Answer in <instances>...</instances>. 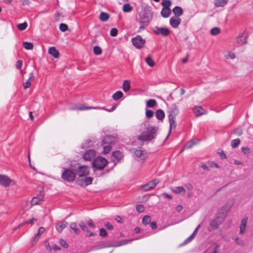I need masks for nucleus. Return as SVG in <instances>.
Listing matches in <instances>:
<instances>
[{"label": "nucleus", "mask_w": 253, "mask_h": 253, "mask_svg": "<svg viewBox=\"0 0 253 253\" xmlns=\"http://www.w3.org/2000/svg\"><path fill=\"white\" fill-rule=\"evenodd\" d=\"M140 127L142 132L138 137L139 140L150 141L156 138L159 130L158 127L150 125L148 122L141 124Z\"/></svg>", "instance_id": "nucleus-1"}, {"label": "nucleus", "mask_w": 253, "mask_h": 253, "mask_svg": "<svg viewBox=\"0 0 253 253\" xmlns=\"http://www.w3.org/2000/svg\"><path fill=\"white\" fill-rule=\"evenodd\" d=\"M139 23L140 26L137 32H140L143 31L151 22L152 19V14L146 11L142 13H139Z\"/></svg>", "instance_id": "nucleus-2"}, {"label": "nucleus", "mask_w": 253, "mask_h": 253, "mask_svg": "<svg viewBox=\"0 0 253 253\" xmlns=\"http://www.w3.org/2000/svg\"><path fill=\"white\" fill-rule=\"evenodd\" d=\"M73 170L74 169L72 167L68 168H63L61 178L69 182L74 181L75 180L76 174Z\"/></svg>", "instance_id": "nucleus-3"}, {"label": "nucleus", "mask_w": 253, "mask_h": 253, "mask_svg": "<svg viewBox=\"0 0 253 253\" xmlns=\"http://www.w3.org/2000/svg\"><path fill=\"white\" fill-rule=\"evenodd\" d=\"M141 238V237H138V238H137L136 239H130V240H122L121 241H119V242H117V243H116L115 244H106L105 245L101 246L100 247L96 246V247H95V250H98V249H103V248H108V247H120V246H124V245H126L127 244H129V243H131L132 241L135 240H137L138 239H140Z\"/></svg>", "instance_id": "nucleus-4"}, {"label": "nucleus", "mask_w": 253, "mask_h": 253, "mask_svg": "<svg viewBox=\"0 0 253 253\" xmlns=\"http://www.w3.org/2000/svg\"><path fill=\"white\" fill-rule=\"evenodd\" d=\"M131 151L133 157L138 162L143 163L146 159V153H145L140 148H134Z\"/></svg>", "instance_id": "nucleus-5"}, {"label": "nucleus", "mask_w": 253, "mask_h": 253, "mask_svg": "<svg viewBox=\"0 0 253 253\" xmlns=\"http://www.w3.org/2000/svg\"><path fill=\"white\" fill-rule=\"evenodd\" d=\"M107 161L104 158L98 156L92 162V166L97 169H103L107 165Z\"/></svg>", "instance_id": "nucleus-6"}, {"label": "nucleus", "mask_w": 253, "mask_h": 253, "mask_svg": "<svg viewBox=\"0 0 253 253\" xmlns=\"http://www.w3.org/2000/svg\"><path fill=\"white\" fill-rule=\"evenodd\" d=\"M131 42L133 46L137 49H140L144 46L145 43V40L143 39L140 35H137L136 37L131 39Z\"/></svg>", "instance_id": "nucleus-7"}, {"label": "nucleus", "mask_w": 253, "mask_h": 253, "mask_svg": "<svg viewBox=\"0 0 253 253\" xmlns=\"http://www.w3.org/2000/svg\"><path fill=\"white\" fill-rule=\"evenodd\" d=\"M160 182L158 179H153L146 184L141 186V189L143 191H147L155 188L157 184Z\"/></svg>", "instance_id": "nucleus-8"}, {"label": "nucleus", "mask_w": 253, "mask_h": 253, "mask_svg": "<svg viewBox=\"0 0 253 253\" xmlns=\"http://www.w3.org/2000/svg\"><path fill=\"white\" fill-rule=\"evenodd\" d=\"M154 33L157 35H161L163 36H168L170 34V31L167 28L159 27L156 26L153 29Z\"/></svg>", "instance_id": "nucleus-9"}, {"label": "nucleus", "mask_w": 253, "mask_h": 253, "mask_svg": "<svg viewBox=\"0 0 253 253\" xmlns=\"http://www.w3.org/2000/svg\"><path fill=\"white\" fill-rule=\"evenodd\" d=\"M117 107V105H115L113 106L110 109H106L104 107H73L71 108V110H88V109H102L106 110L109 112H111L114 111Z\"/></svg>", "instance_id": "nucleus-10"}, {"label": "nucleus", "mask_w": 253, "mask_h": 253, "mask_svg": "<svg viewBox=\"0 0 253 253\" xmlns=\"http://www.w3.org/2000/svg\"><path fill=\"white\" fill-rule=\"evenodd\" d=\"M89 169L90 168L87 166H80L77 169V174L79 177L85 176L89 174Z\"/></svg>", "instance_id": "nucleus-11"}, {"label": "nucleus", "mask_w": 253, "mask_h": 253, "mask_svg": "<svg viewBox=\"0 0 253 253\" xmlns=\"http://www.w3.org/2000/svg\"><path fill=\"white\" fill-rule=\"evenodd\" d=\"M96 156V152L94 150L89 149L85 150L83 158L85 161H92L94 160Z\"/></svg>", "instance_id": "nucleus-12"}, {"label": "nucleus", "mask_w": 253, "mask_h": 253, "mask_svg": "<svg viewBox=\"0 0 253 253\" xmlns=\"http://www.w3.org/2000/svg\"><path fill=\"white\" fill-rule=\"evenodd\" d=\"M247 34L246 32H243L240 34L236 39L237 42L240 44L243 45L247 42Z\"/></svg>", "instance_id": "nucleus-13"}, {"label": "nucleus", "mask_w": 253, "mask_h": 253, "mask_svg": "<svg viewBox=\"0 0 253 253\" xmlns=\"http://www.w3.org/2000/svg\"><path fill=\"white\" fill-rule=\"evenodd\" d=\"M115 138L112 135H106L101 141V145H111L115 142Z\"/></svg>", "instance_id": "nucleus-14"}, {"label": "nucleus", "mask_w": 253, "mask_h": 253, "mask_svg": "<svg viewBox=\"0 0 253 253\" xmlns=\"http://www.w3.org/2000/svg\"><path fill=\"white\" fill-rule=\"evenodd\" d=\"M11 180L6 175H0V184L6 187L8 186Z\"/></svg>", "instance_id": "nucleus-15"}, {"label": "nucleus", "mask_w": 253, "mask_h": 253, "mask_svg": "<svg viewBox=\"0 0 253 253\" xmlns=\"http://www.w3.org/2000/svg\"><path fill=\"white\" fill-rule=\"evenodd\" d=\"M175 116L176 115L171 112L169 115V133L170 132L171 128L172 127L175 128L176 124L175 123Z\"/></svg>", "instance_id": "nucleus-16"}, {"label": "nucleus", "mask_w": 253, "mask_h": 253, "mask_svg": "<svg viewBox=\"0 0 253 253\" xmlns=\"http://www.w3.org/2000/svg\"><path fill=\"white\" fill-rule=\"evenodd\" d=\"M181 22V19L179 17H171L169 19V24L174 28H177Z\"/></svg>", "instance_id": "nucleus-17"}, {"label": "nucleus", "mask_w": 253, "mask_h": 253, "mask_svg": "<svg viewBox=\"0 0 253 253\" xmlns=\"http://www.w3.org/2000/svg\"><path fill=\"white\" fill-rule=\"evenodd\" d=\"M68 225V222L66 221H58L55 226L56 230L59 233H61L62 230L65 229Z\"/></svg>", "instance_id": "nucleus-18"}, {"label": "nucleus", "mask_w": 253, "mask_h": 253, "mask_svg": "<svg viewBox=\"0 0 253 253\" xmlns=\"http://www.w3.org/2000/svg\"><path fill=\"white\" fill-rule=\"evenodd\" d=\"M124 157V155L122 152L120 151H115L112 153V157L113 160H117V162L120 161Z\"/></svg>", "instance_id": "nucleus-19"}, {"label": "nucleus", "mask_w": 253, "mask_h": 253, "mask_svg": "<svg viewBox=\"0 0 253 253\" xmlns=\"http://www.w3.org/2000/svg\"><path fill=\"white\" fill-rule=\"evenodd\" d=\"M247 220H248L247 217H244L242 219V220L241 221V223H240V234H243L246 230V227L247 223Z\"/></svg>", "instance_id": "nucleus-20"}, {"label": "nucleus", "mask_w": 253, "mask_h": 253, "mask_svg": "<svg viewBox=\"0 0 253 253\" xmlns=\"http://www.w3.org/2000/svg\"><path fill=\"white\" fill-rule=\"evenodd\" d=\"M34 78L35 77L33 72H31L30 74L29 79L25 83H23V87L25 89H27L31 86V82L34 80Z\"/></svg>", "instance_id": "nucleus-21"}, {"label": "nucleus", "mask_w": 253, "mask_h": 253, "mask_svg": "<svg viewBox=\"0 0 253 253\" xmlns=\"http://www.w3.org/2000/svg\"><path fill=\"white\" fill-rule=\"evenodd\" d=\"M175 17H179L183 14L182 8L179 6H175L172 10Z\"/></svg>", "instance_id": "nucleus-22"}, {"label": "nucleus", "mask_w": 253, "mask_h": 253, "mask_svg": "<svg viewBox=\"0 0 253 253\" xmlns=\"http://www.w3.org/2000/svg\"><path fill=\"white\" fill-rule=\"evenodd\" d=\"M48 53L53 56L55 58H57L59 56V51L54 46H52L49 48Z\"/></svg>", "instance_id": "nucleus-23"}, {"label": "nucleus", "mask_w": 253, "mask_h": 253, "mask_svg": "<svg viewBox=\"0 0 253 253\" xmlns=\"http://www.w3.org/2000/svg\"><path fill=\"white\" fill-rule=\"evenodd\" d=\"M171 10L170 8H163L161 11V16L164 18H168L171 14Z\"/></svg>", "instance_id": "nucleus-24"}, {"label": "nucleus", "mask_w": 253, "mask_h": 253, "mask_svg": "<svg viewBox=\"0 0 253 253\" xmlns=\"http://www.w3.org/2000/svg\"><path fill=\"white\" fill-rule=\"evenodd\" d=\"M221 223V221H219V218L217 217L211 221L210 225L214 229H217Z\"/></svg>", "instance_id": "nucleus-25"}, {"label": "nucleus", "mask_w": 253, "mask_h": 253, "mask_svg": "<svg viewBox=\"0 0 253 253\" xmlns=\"http://www.w3.org/2000/svg\"><path fill=\"white\" fill-rule=\"evenodd\" d=\"M156 117L159 120H162L165 117V114L164 111L160 109L156 112Z\"/></svg>", "instance_id": "nucleus-26"}, {"label": "nucleus", "mask_w": 253, "mask_h": 253, "mask_svg": "<svg viewBox=\"0 0 253 253\" xmlns=\"http://www.w3.org/2000/svg\"><path fill=\"white\" fill-rule=\"evenodd\" d=\"M228 0H214V5L216 7H223L226 5Z\"/></svg>", "instance_id": "nucleus-27"}, {"label": "nucleus", "mask_w": 253, "mask_h": 253, "mask_svg": "<svg viewBox=\"0 0 253 253\" xmlns=\"http://www.w3.org/2000/svg\"><path fill=\"white\" fill-rule=\"evenodd\" d=\"M193 112L197 116H199L203 114V109L201 106L195 107L193 109Z\"/></svg>", "instance_id": "nucleus-28"}, {"label": "nucleus", "mask_w": 253, "mask_h": 253, "mask_svg": "<svg viewBox=\"0 0 253 253\" xmlns=\"http://www.w3.org/2000/svg\"><path fill=\"white\" fill-rule=\"evenodd\" d=\"M109 17V15L106 12H101L99 15V19L103 22L107 21Z\"/></svg>", "instance_id": "nucleus-29"}, {"label": "nucleus", "mask_w": 253, "mask_h": 253, "mask_svg": "<svg viewBox=\"0 0 253 253\" xmlns=\"http://www.w3.org/2000/svg\"><path fill=\"white\" fill-rule=\"evenodd\" d=\"M130 82L128 80H125L123 84V90L126 92L130 89Z\"/></svg>", "instance_id": "nucleus-30"}, {"label": "nucleus", "mask_w": 253, "mask_h": 253, "mask_svg": "<svg viewBox=\"0 0 253 253\" xmlns=\"http://www.w3.org/2000/svg\"><path fill=\"white\" fill-rule=\"evenodd\" d=\"M173 191L176 194H184L185 193V190L182 186H177L174 188Z\"/></svg>", "instance_id": "nucleus-31"}, {"label": "nucleus", "mask_w": 253, "mask_h": 253, "mask_svg": "<svg viewBox=\"0 0 253 253\" xmlns=\"http://www.w3.org/2000/svg\"><path fill=\"white\" fill-rule=\"evenodd\" d=\"M123 96V93L121 91H117L112 95V98L114 100H118Z\"/></svg>", "instance_id": "nucleus-32"}, {"label": "nucleus", "mask_w": 253, "mask_h": 253, "mask_svg": "<svg viewBox=\"0 0 253 253\" xmlns=\"http://www.w3.org/2000/svg\"><path fill=\"white\" fill-rule=\"evenodd\" d=\"M199 140H197L196 141H195L193 140H191L188 141L187 144L185 145L184 148L185 149H190L193 147V145L198 144Z\"/></svg>", "instance_id": "nucleus-33"}, {"label": "nucleus", "mask_w": 253, "mask_h": 253, "mask_svg": "<svg viewBox=\"0 0 253 253\" xmlns=\"http://www.w3.org/2000/svg\"><path fill=\"white\" fill-rule=\"evenodd\" d=\"M70 227L71 229L74 230L75 234L78 235L80 234V230L77 228V224L75 222H72L70 225Z\"/></svg>", "instance_id": "nucleus-34"}, {"label": "nucleus", "mask_w": 253, "mask_h": 253, "mask_svg": "<svg viewBox=\"0 0 253 253\" xmlns=\"http://www.w3.org/2000/svg\"><path fill=\"white\" fill-rule=\"evenodd\" d=\"M132 9V7L128 3L125 4L123 6V10L125 12H129Z\"/></svg>", "instance_id": "nucleus-35"}, {"label": "nucleus", "mask_w": 253, "mask_h": 253, "mask_svg": "<svg viewBox=\"0 0 253 253\" xmlns=\"http://www.w3.org/2000/svg\"><path fill=\"white\" fill-rule=\"evenodd\" d=\"M23 44L24 47L27 50H31L33 48L34 46L32 42H24Z\"/></svg>", "instance_id": "nucleus-36"}, {"label": "nucleus", "mask_w": 253, "mask_h": 253, "mask_svg": "<svg viewBox=\"0 0 253 253\" xmlns=\"http://www.w3.org/2000/svg\"><path fill=\"white\" fill-rule=\"evenodd\" d=\"M240 143L239 139H233L231 142V146L233 148H237Z\"/></svg>", "instance_id": "nucleus-37"}, {"label": "nucleus", "mask_w": 253, "mask_h": 253, "mask_svg": "<svg viewBox=\"0 0 253 253\" xmlns=\"http://www.w3.org/2000/svg\"><path fill=\"white\" fill-rule=\"evenodd\" d=\"M163 8H170L171 5V1L170 0H166L161 3Z\"/></svg>", "instance_id": "nucleus-38"}, {"label": "nucleus", "mask_w": 253, "mask_h": 253, "mask_svg": "<svg viewBox=\"0 0 253 253\" xmlns=\"http://www.w3.org/2000/svg\"><path fill=\"white\" fill-rule=\"evenodd\" d=\"M102 146L103 147V150L102 152V153L106 154L110 152L111 149V145H104Z\"/></svg>", "instance_id": "nucleus-39"}, {"label": "nucleus", "mask_w": 253, "mask_h": 253, "mask_svg": "<svg viewBox=\"0 0 253 253\" xmlns=\"http://www.w3.org/2000/svg\"><path fill=\"white\" fill-rule=\"evenodd\" d=\"M151 217L149 215H145L142 220V222L144 225H147L150 223Z\"/></svg>", "instance_id": "nucleus-40"}, {"label": "nucleus", "mask_w": 253, "mask_h": 253, "mask_svg": "<svg viewBox=\"0 0 253 253\" xmlns=\"http://www.w3.org/2000/svg\"><path fill=\"white\" fill-rule=\"evenodd\" d=\"M145 61L147 65L150 67H153L155 65V62L152 58L149 56L146 58Z\"/></svg>", "instance_id": "nucleus-41"}, {"label": "nucleus", "mask_w": 253, "mask_h": 253, "mask_svg": "<svg viewBox=\"0 0 253 253\" xmlns=\"http://www.w3.org/2000/svg\"><path fill=\"white\" fill-rule=\"evenodd\" d=\"M220 30L218 27H214L211 30V34L213 36H216L219 34Z\"/></svg>", "instance_id": "nucleus-42"}, {"label": "nucleus", "mask_w": 253, "mask_h": 253, "mask_svg": "<svg viewBox=\"0 0 253 253\" xmlns=\"http://www.w3.org/2000/svg\"><path fill=\"white\" fill-rule=\"evenodd\" d=\"M28 24L26 22L17 25V28L20 31H23L27 27Z\"/></svg>", "instance_id": "nucleus-43"}, {"label": "nucleus", "mask_w": 253, "mask_h": 253, "mask_svg": "<svg viewBox=\"0 0 253 253\" xmlns=\"http://www.w3.org/2000/svg\"><path fill=\"white\" fill-rule=\"evenodd\" d=\"M40 237L38 235L36 234L34 237L32 238L31 241V245L32 246L35 245L39 240Z\"/></svg>", "instance_id": "nucleus-44"}, {"label": "nucleus", "mask_w": 253, "mask_h": 253, "mask_svg": "<svg viewBox=\"0 0 253 253\" xmlns=\"http://www.w3.org/2000/svg\"><path fill=\"white\" fill-rule=\"evenodd\" d=\"M156 101L155 99H149L147 102V106L149 107H154L156 105Z\"/></svg>", "instance_id": "nucleus-45"}, {"label": "nucleus", "mask_w": 253, "mask_h": 253, "mask_svg": "<svg viewBox=\"0 0 253 253\" xmlns=\"http://www.w3.org/2000/svg\"><path fill=\"white\" fill-rule=\"evenodd\" d=\"M93 52L96 55H100L102 53V49L98 46H94L93 47Z\"/></svg>", "instance_id": "nucleus-46"}, {"label": "nucleus", "mask_w": 253, "mask_h": 253, "mask_svg": "<svg viewBox=\"0 0 253 253\" xmlns=\"http://www.w3.org/2000/svg\"><path fill=\"white\" fill-rule=\"evenodd\" d=\"M232 239L236 241L237 244L240 246H244V242L242 240L239 239L238 237H232Z\"/></svg>", "instance_id": "nucleus-47"}, {"label": "nucleus", "mask_w": 253, "mask_h": 253, "mask_svg": "<svg viewBox=\"0 0 253 253\" xmlns=\"http://www.w3.org/2000/svg\"><path fill=\"white\" fill-rule=\"evenodd\" d=\"M91 143H92L91 140H87L84 143L82 144L81 147L82 149L87 148L89 146L91 145Z\"/></svg>", "instance_id": "nucleus-48"}, {"label": "nucleus", "mask_w": 253, "mask_h": 253, "mask_svg": "<svg viewBox=\"0 0 253 253\" xmlns=\"http://www.w3.org/2000/svg\"><path fill=\"white\" fill-rule=\"evenodd\" d=\"M59 29L62 32H65L68 30V26L64 23H61L59 25Z\"/></svg>", "instance_id": "nucleus-49"}, {"label": "nucleus", "mask_w": 253, "mask_h": 253, "mask_svg": "<svg viewBox=\"0 0 253 253\" xmlns=\"http://www.w3.org/2000/svg\"><path fill=\"white\" fill-rule=\"evenodd\" d=\"M136 211L138 213H141L144 211V207L142 205H137L136 207Z\"/></svg>", "instance_id": "nucleus-50"}, {"label": "nucleus", "mask_w": 253, "mask_h": 253, "mask_svg": "<svg viewBox=\"0 0 253 253\" xmlns=\"http://www.w3.org/2000/svg\"><path fill=\"white\" fill-rule=\"evenodd\" d=\"M241 151L246 155L249 154L251 152V150L249 147H241Z\"/></svg>", "instance_id": "nucleus-51"}, {"label": "nucleus", "mask_w": 253, "mask_h": 253, "mask_svg": "<svg viewBox=\"0 0 253 253\" xmlns=\"http://www.w3.org/2000/svg\"><path fill=\"white\" fill-rule=\"evenodd\" d=\"M99 235L102 237H105L107 235V233L104 228H101L99 230Z\"/></svg>", "instance_id": "nucleus-52"}, {"label": "nucleus", "mask_w": 253, "mask_h": 253, "mask_svg": "<svg viewBox=\"0 0 253 253\" xmlns=\"http://www.w3.org/2000/svg\"><path fill=\"white\" fill-rule=\"evenodd\" d=\"M92 181V178L91 177H85L84 179V182L86 185L91 184Z\"/></svg>", "instance_id": "nucleus-53"}, {"label": "nucleus", "mask_w": 253, "mask_h": 253, "mask_svg": "<svg viewBox=\"0 0 253 253\" xmlns=\"http://www.w3.org/2000/svg\"><path fill=\"white\" fill-rule=\"evenodd\" d=\"M60 245L64 248H67L68 247V244L65 240L64 239H60L59 241Z\"/></svg>", "instance_id": "nucleus-54"}, {"label": "nucleus", "mask_w": 253, "mask_h": 253, "mask_svg": "<svg viewBox=\"0 0 253 253\" xmlns=\"http://www.w3.org/2000/svg\"><path fill=\"white\" fill-rule=\"evenodd\" d=\"M79 225L83 231H87V229H88V228L83 221H81L79 223Z\"/></svg>", "instance_id": "nucleus-55"}, {"label": "nucleus", "mask_w": 253, "mask_h": 253, "mask_svg": "<svg viewBox=\"0 0 253 253\" xmlns=\"http://www.w3.org/2000/svg\"><path fill=\"white\" fill-rule=\"evenodd\" d=\"M194 236V235L192 234L189 237L185 240V241L182 243V245H186L190 242L193 239Z\"/></svg>", "instance_id": "nucleus-56"}, {"label": "nucleus", "mask_w": 253, "mask_h": 253, "mask_svg": "<svg viewBox=\"0 0 253 253\" xmlns=\"http://www.w3.org/2000/svg\"><path fill=\"white\" fill-rule=\"evenodd\" d=\"M145 115L147 118H150L153 116L154 112L151 110H146Z\"/></svg>", "instance_id": "nucleus-57"}, {"label": "nucleus", "mask_w": 253, "mask_h": 253, "mask_svg": "<svg viewBox=\"0 0 253 253\" xmlns=\"http://www.w3.org/2000/svg\"><path fill=\"white\" fill-rule=\"evenodd\" d=\"M118 34V30L115 28H113L112 29H111V31H110V35L112 37H115Z\"/></svg>", "instance_id": "nucleus-58"}, {"label": "nucleus", "mask_w": 253, "mask_h": 253, "mask_svg": "<svg viewBox=\"0 0 253 253\" xmlns=\"http://www.w3.org/2000/svg\"><path fill=\"white\" fill-rule=\"evenodd\" d=\"M234 133L238 136H240L243 134L242 130L240 128H236L234 130Z\"/></svg>", "instance_id": "nucleus-59"}, {"label": "nucleus", "mask_w": 253, "mask_h": 253, "mask_svg": "<svg viewBox=\"0 0 253 253\" xmlns=\"http://www.w3.org/2000/svg\"><path fill=\"white\" fill-rule=\"evenodd\" d=\"M45 231V228L43 227H41L39 228L38 233L36 234L39 236L41 237L42 234Z\"/></svg>", "instance_id": "nucleus-60"}, {"label": "nucleus", "mask_w": 253, "mask_h": 253, "mask_svg": "<svg viewBox=\"0 0 253 253\" xmlns=\"http://www.w3.org/2000/svg\"><path fill=\"white\" fill-rule=\"evenodd\" d=\"M226 58L227 59L230 58L233 59L235 58V54L233 52H229L228 55H226Z\"/></svg>", "instance_id": "nucleus-61"}, {"label": "nucleus", "mask_w": 253, "mask_h": 253, "mask_svg": "<svg viewBox=\"0 0 253 253\" xmlns=\"http://www.w3.org/2000/svg\"><path fill=\"white\" fill-rule=\"evenodd\" d=\"M87 223L88 225V226L94 229L96 227L95 225L93 223V222L91 219H89V220H87Z\"/></svg>", "instance_id": "nucleus-62"}, {"label": "nucleus", "mask_w": 253, "mask_h": 253, "mask_svg": "<svg viewBox=\"0 0 253 253\" xmlns=\"http://www.w3.org/2000/svg\"><path fill=\"white\" fill-rule=\"evenodd\" d=\"M85 232H86V235L87 237H92L95 235L94 233L91 232L88 229H87V231H85Z\"/></svg>", "instance_id": "nucleus-63"}, {"label": "nucleus", "mask_w": 253, "mask_h": 253, "mask_svg": "<svg viewBox=\"0 0 253 253\" xmlns=\"http://www.w3.org/2000/svg\"><path fill=\"white\" fill-rule=\"evenodd\" d=\"M105 226L108 230H112L113 228V226L109 222L106 223L105 224Z\"/></svg>", "instance_id": "nucleus-64"}]
</instances>
